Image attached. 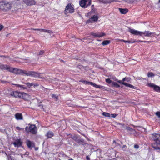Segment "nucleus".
Segmentation results:
<instances>
[{"instance_id":"26","label":"nucleus","mask_w":160,"mask_h":160,"mask_svg":"<svg viewBox=\"0 0 160 160\" xmlns=\"http://www.w3.org/2000/svg\"><path fill=\"white\" fill-rule=\"evenodd\" d=\"M110 43V41L109 40H104L102 43V44L103 45H106L109 44Z\"/></svg>"},{"instance_id":"6","label":"nucleus","mask_w":160,"mask_h":160,"mask_svg":"<svg viewBox=\"0 0 160 160\" xmlns=\"http://www.w3.org/2000/svg\"><path fill=\"white\" fill-rule=\"evenodd\" d=\"M26 132L29 133V132L33 134H35L37 133V127L35 125H30L29 127L26 126L25 128Z\"/></svg>"},{"instance_id":"30","label":"nucleus","mask_w":160,"mask_h":160,"mask_svg":"<svg viewBox=\"0 0 160 160\" xmlns=\"http://www.w3.org/2000/svg\"><path fill=\"white\" fill-rule=\"evenodd\" d=\"M102 114L105 117H110V114L109 113L104 112H103Z\"/></svg>"},{"instance_id":"51","label":"nucleus","mask_w":160,"mask_h":160,"mask_svg":"<svg viewBox=\"0 0 160 160\" xmlns=\"http://www.w3.org/2000/svg\"><path fill=\"white\" fill-rule=\"evenodd\" d=\"M159 2L160 3V0H159Z\"/></svg>"},{"instance_id":"48","label":"nucleus","mask_w":160,"mask_h":160,"mask_svg":"<svg viewBox=\"0 0 160 160\" xmlns=\"http://www.w3.org/2000/svg\"><path fill=\"white\" fill-rule=\"evenodd\" d=\"M113 143H116V142L115 140H113Z\"/></svg>"},{"instance_id":"34","label":"nucleus","mask_w":160,"mask_h":160,"mask_svg":"<svg viewBox=\"0 0 160 160\" xmlns=\"http://www.w3.org/2000/svg\"><path fill=\"white\" fill-rule=\"evenodd\" d=\"M137 41H139V42H145V43H147L148 44L151 43V42H152V41H141V40Z\"/></svg>"},{"instance_id":"40","label":"nucleus","mask_w":160,"mask_h":160,"mask_svg":"<svg viewBox=\"0 0 160 160\" xmlns=\"http://www.w3.org/2000/svg\"><path fill=\"white\" fill-rule=\"evenodd\" d=\"M120 41H122V42H128V43L130 42V41H125V40H123V39H121Z\"/></svg>"},{"instance_id":"43","label":"nucleus","mask_w":160,"mask_h":160,"mask_svg":"<svg viewBox=\"0 0 160 160\" xmlns=\"http://www.w3.org/2000/svg\"><path fill=\"white\" fill-rule=\"evenodd\" d=\"M94 5H92L91 6V8H92V10L93 11H94V10H93L94 9Z\"/></svg>"},{"instance_id":"49","label":"nucleus","mask_w":160,"mask_h":160,"mask_svg":"<svg viewBox=\"0 0 160 160\" xmlns=\"http://www.w3.org/2000/svg\"><path fill=\"white\" fill-rule=\"evenodd\" d=\"M68 160H73L72 158H71V159H69Z\"/></svg>"},{"instance_id":"25","label":"nucleus","mask_w":160,"mask_h":160,"mask_svg":"<svg viewBox=\"0 0 160 160\" xmlns=\"http://www.w3.org/2000/svg\"><path fill=\"white\" fill-rule=\"evenodd\" d=\"M123 85L126 86L128 87L131 88L133 89H136V87L133 85L127 83H123Z\"/></svg>"},{"instance_id":"45","label":"nucleus","mask_w":160,"mask_h":160,"mask_svg":"<svg viewBox=\"0 0 160 160\" xmlns=\"http://www.w3.org/2000/svg\"><path fill=\"white\" fill-rule=\"evenodd\" d=\"M126 147V145H123L122 146V148H125Z\"/></svg>"},{"instance_id":"3","label":"nucleus","mask_w":160,"mask_h":160,"mask_svg":"<svg viewBox=\"0 0 160 160\" xmlns=\"http://www.w3.org/2000/svg\"><path fill=\"white\" fill-rule=\"evenodd\" d=\"M128 31L129 32L132 34L136 35H139L142 37L143 36L152 37L154 36V33L151 32L149 31L140 32L130 28L129 29Z\"/></svg>"},{"instance_id":"46","label":"nucleus","mask_w":160,"mask_h":160,"mask_svg":"<svg viewBox=\"0 0 160 160\" xmlns=\"http://www.w3.org/2000/svg\"><path fill=\"white\" fill-rule=\"evenodd\" d=\"M39 107H41L42 108V107H43L42 105H39Z\"/></svg>"},{"instance_id":"38","label":"nucleus","mask_w":160,"mask_h":160,"mask_svg":"<svg viewBox=\"0 0 160 160\" xmlns=\"http://www.w3.org/2000/svg\"><path fill=\"white\" fill-rule=\"evenodd\" d=\"M34 88H35L36 87H38L39 86V84L37 83H33V85Z\"/></svg>"},{"instance_id":"32","label":"nucleus","mask_w":160,"mask_h":160,"mask_svg":"<svg viewBox=\"0 0 160 160\" xmlns=\"http://www.w3.org/2000/svg\"><path fill=\"white\" fill-rule=\"evenodd\" d=\"M105 81L107 82L109 84H110L111 83H112V81L109 78L106 79Z\"/></svg>"},{"instance_id":"8","label":"nucleus","mask_w":160,"mask_h":160,"mask_svg":"<svg viewBox=\"0 0 160 160\" xmlns=\"http://www.w3.org/2000/svg\"><path fill=\"white\" fill-rule=\"evenodd\" d=\"M9 71L16 74L24 76L25 70L10 67Z\"/></svg>"},{"instance_id":"9","label":"nucleus","mask_w":160,"mask_h":160,"mask_svg":"<svg viewBox=\"0 0 160 160\" xmlns=\"http://www.w3.org/2000/svg\"><path fill=\"white\" fill-rule=\"evenodd\" d=\"M91 0H80L79 3L80 6L85 8L91 5Z\"/></svg>"},{"instance_id":"28","label":"nucleus","mask_w":160,"mask_h":160,"mask_svg":"<svg viewBox=\"0 0 160 160\" xmlns=\"http://www.w3.org/2000/svg\"><path fill=\"white\" fill-rule=\"evenodd\" d=\"M112 85L113 86L117 88H119L120 87V86L119 84H118L117 82L113 81H112Z\"/></svg>"},{"instance_id":"50","label":"nucleus","mask_w":160,"mask_h":160,"mask_svg":"<svg viewBox=\"0 0 160 160\" xmlns=\"http://www.w3.org/2000/svg\"><path fill=\"white\" fill-rule=\"evenodd\" d=\"M1 57H4L2 55V56H1Z\"/></svg>"},{"instance_id":"2","label":"nucleus","mask_w":160,"mask_h":160,"mask_svg":"<svg viewBox=\"0 0 160 160\" xmlns=\"http://www.w3.org/2000/svg\"><path fill=\"white\" fill-rule=\"evenodd\" d=\"M10 95L12 97L20 99H22L25 100H28L29 98V95L22 92L17 91H12L10 92Z\"/></svg>"},{"instance_id":"4","label":"nucleus","mask_w":160,"mask_h":160,"mask_svg":"<svg viewBox=\"0 0 160 160\" xmlns=\"http://www.w3.org/2000/svg\"><path fill=\"white\" fill-rule=\"evenodd\" d=\"M152 138L155 141L154 142L151 144L152 147L154 149L158 150L160 152V134L154 133L153 134Z\"/></svg>"},{"instance_id":"24","label":"nucleus","mask_w":160,"mask_h":160,"mask_svg":"<svg viewBox=\"0 0 160 160\" xmlns=\"http://www.w3.org/2000/svg\"><path fill=\"white\" fill-rule=\"evenodd\" d=\"M12 84L15 85L16 87H19L20 88L21 90H25L27 89V88L23 85H20L18 84Z\"/></svg>"},{"instance_id":"39","label":"nucleus","mask_w":160,"mask_h":160,"mask_svg":"<svg viewBox=\"0 0 160 160\" xmlns=\"http://www.w3.org/2000/svg\"><path fill=\"white\" fill-rule=\"evenodd\" d=\"M134 147L135 148L137 149H138L139 148V146L138 145V144L134 145Z\"/></svg>"},{"instance_id":"16","label":"nucleus","mask_w":160,"mask_h":160,"mask_svg":"<svg viewBox=\"0 0 160 160\" xmlns=\"http://www.w3.org/2000/svg\"><path fill=\"white\" fill-rule=\"evenodd\" d=\"M31 30H35V31H40L41 32H47V33H48L50 34L53 33L52 31L50 30H49L43 29L31 28Z\"/></svg>"},{"instance_id":"31","label":"nucleus","mask_w":160,"mask_h":160,"mask_svg":"<svg viewBox=\"0 0 160 160\" xmlns=\"http://www.w3.org/2000/svg\"><path fill=\"white\" fill-rule=\"evenodd\" d=\"M25 84L28 87V88H30V87L33 86V83H30V82H27L25 83Z\"/></svg>"},{"instance_id":"12","label":"nucleus","mask_w":160,"mask_h":160,"mask_svg":"<svg viewBox=\"0 0 160 160\" xmlns=\"http://www.w3.org/2000/svg\"><path fill=\"white\" fill-rule=\"evenodd\" d=\"M23 2L28 6H31L35 4L34 0H22Z\"/></svg>"},{"instance_id":"23","label":"nucleus","mask_w":160,"mask_h":160,"mask_svg":"<svg viewBox=\"0 0 160 160\" xmlns=\"http://www.w3.org/2000/svg\"><path fill=\"white\" fill-rule=\"evenodd\" d=\"M54 135V133L53 132L50 131H49L47 132L46 136L48 138H50L53 137Z\"/></svg>"},{"instance_id":"36","label":"nucleus","mask_w":160,"mask_h":160,"mask_svg":"<svg viewBox=\"0 0 160 160\" xmlns=\"http://www.w3.org/2000/svg\"><path fill=\"white\" fill-rule=\"evenodd\" d=\"M117 115V114H116L115 113L112 114L111 115H110V117L113 118H115L116 117V116Z\"/></svg>"},{"instance_id":"20","label":"nucleus","mask_w":160,"mask_h":160,"mask_svg":"<svg viewBox=\"0 0 160 160\" xmlns=\"http://www.w3.org/2000/svg\"><path fill=\"white\" fill-rule=\"evenodd\" d=\"M98 15H94L88 20L87 21L88 22H91V21L96 22L98 21Z\"/></svg>"},{"instance_id":"17","label":"nucleus","mask_w":160,"mask_h":160,"mask_svg":"<svg viewBox=\"0 0 160 160\" xmlns=\"http://www.w3.org/2000/svg\"><path fill=\"white\" fill-rule=\"evenodd\" d=\"M98 1L101 3L104 4H107L111 3L113 2H119L118 1L114 0H98Z\"/></svg>"},{"instance_id":"54","label":"nucleus","mask_w":160,"mask_h":160,"mask_svg":"<svg viewBox=\"0 0 160 160\" xmlns=\"http://www.w3.org/2000/svg\"><path fill=\"white\" fill-rule=\"evenodd\" d=\"M17 1H19L20 0H17Z\"/></svg>"},{"instance_id":"53","label":"nucleus","mask_w":160,"mask_h":160,"mask_svg":"<svg viewBox=\"0 0 160 160\" xmlns=\"http://www.w3.org/2000/svg\"><path fill=\"white\" fill-rule=\"evenodd\" d=\"M62 62H63V60H62Z\"/></svg>"},{"instance_id":"18","label":"nucleus","mask_w":160,"mask_h":160,"mask_svg":"<svg viewBox=\"0 0 160 160\" xmlns=\"http://www.w3.org/2000/svg\"><path fill=\"white\" fill-rule=\"evenodd\" d=\"M26 143L27 147L29 148L32 149V148L34 147L35 146V143L29 140L26 141Z\"/></svg>"},{"instance_id":"47","label":"nucleus","mask_w":160,"mask_h":160,"mask_svg":"<svg viewBox=\"0 0 160 160\" xmlns=\"http://www.w3.org/2000/svg\"><path fill=\"white\" fill-rule=\"evenodd\" d=\"M26 154L28 155L29 154V152H26Z\"/></svg>"},{"instance_id":"11","label":"nucleus","mask_w":160,"mask_h":160,"mask_svg":"<svg viewBox=\"0 0 160 160\" xmlns=\"http://www.w3.org/2000/svg\"><path fill=\"white\" fill-rule=\"evenodd\" d=\"M71 138L74 140L75 142L78 143H83L84 142V140L83 139H80L78 138L77 135H75L74 136L71 135Z\"/></svg>"},{"instance_id":"13","label":"nucleus","mask_w":160,"mask_h":160,"mask_svg":"<svg viewBox=\"0 0 160 160\" xmlns=\"http://www.w3.org/2000/svg\"><path fill=\"white\" fill-rule=\"evenodd\" d=\"M80 82H81L82 83H84V84H90V85H92V86H93L94 87L96 88H99V86L98 85H97L96 84H95L92 82H88V81H87L86 80H81L80 81Z\"/></svg>"},{"instance_id":"35","label":"nucleus","mask_w":160,"mask_h":160,"mask_svg":"<svg viewBox=\"0 0 160 160\" xmlns=\"http://www.w3.org/2000/svg\"><path fill=\"white\" fill-rule=\"evenodd\" d=\"M44 50H41L38 53L39 55H43L44 53Z\"/></svg>"},{"instance_id":"42","label":"nucleus","mask_w":160,"mask_h":160,"mask_svg":"<svg viewBox=\"0 0 160 160\" xmlns=\"http://www.w3.org/2000/svg\"><path fill=\"white\" fill-rule=\"evenodd\" d=\"M3 27H4L2 25L0 24V31L3 28Z\"/></svg>"},{"instance_id":"1","label":"nucleus","mask_w":160,"mask_h":160,"mask_svg":"<svg viewBox=\"0 0 160 160\" xmlns=\"http://www.w3.org/2000/svg\"><path fill=\"white\" fill-rule=\"evenodd\" d=\"M12 7V4L6 0L0 1V12L6 13L10 10Z\"/></svg>"},{"instance_id":"27","label":"nucleus","mask_w":160,"mask_h":160,"mask_svg":"<svg viewBox=\"0 0 160 160\" xmlns=\"http://www.w3.org/2000/svg\"><path fill=\"white\" fill-rule=\"evenodd\" d=\"M126 80V78L125 77L123 78V79L122 80H116V81H117L119 83L122 84H123V83H125L124 82V81H125Z\"/></svg>"},{"instance_id":"22","label":"nucleus","mask_w":160,"mask_h":160,"mask_svg":"<svg viewBox=\"0 0 160 160\" xmlns=\"http://www.w3.org/2000/svg\"><path fill=\"white\" fill-rule=\"evenodd\" d=\"M118 9L120 13L122 14H126L128 12V10L127 8L123 9L121 8H119Z\"/></svg>"},{"instance_id":"7","label":"nucleus","mask_w":160,"mask_h":160,"mask_svg":"<svg viewBox=\"0 0 160 160\" xmlns=\"http://www.w3.org/2000/svg\"><path fill=\"white\" fill-rule=\"evenodd\" d=\"M75 12V9L73 6H72L71 3H69L66 6L64 11V14L68 16V14H72Z\"/></svg>"},{"instance_id":"21","label":"nucleus","mask_w":160,"mask_h":160,"mask_svg":"<svg viewBox=\"0 0 160 160\" xmlns=\"http://www.w3.org/2000/svg\"><path fill=\"white\" fill-rule=\"evenodd\" d=\"M16 119L17 120H21L23 119V116L21 113H17L15 115Z\"/></svg>"},{"instance_id":"19","label":"nucleus","mask_w":160,"mask_h":160,"mask_svg":"<svg viewBox=\"0 0 160 160\" xmlns=\"http://www.w3.org/2000/svg\"><path fill=\"white\" fill-rule=\"evenodd\" d=\"M10 67L7 64H2L0 65V69L2 70H7L9 71Z\"/></svg>"},{"instance_id":"10","label":"nucleus","mask_w":160,"mask_h":160,"mask_svg":"<svg viewBox=\"0 0 160 160\" xmlns=\"http://www.w3.org/2000/svg\"><path fill=\"white\" fill-rule=\"evenodd\" d=\"M147 86L152 88L155 92H160V87L159 86L152 83H148Z\"/></svg>"},{"instance_id":"41","label":"nucleus","mask_w":160,"mask_h":160,"mask_svg":"<svg viewBox=\"0 0 160 160\" xmlns=\"http://www.w3.org/2000/svg\"><path fill=\"white\" fill-rule=\"evenodd\" d=\"M16 128L18 130H23V128H20L19 127L17 126L16 127Z\"/></svg>"},{"instance_id":"52","label":"nucleus","mask_w":160,"mask_h":160,"mask_svg":"<svg viewBox=\"0 0 160 160\" xmlns=\"http://www.w3.org/2000/svg\"><path fill=\"white\" fill-rule=\"evenodd\" d=\"M83 40H85V38H83Z\"/></svg>"},{"instance_id":"5","label":"nucleus","mask_w":160,"mask_h":160,"mask_svg":"<svg viewBox=\"0 0 160 160\" xmlns=\"http://www.w3.org/2000/svg\"><path fill=\"white\" fill-rule=\"evenodd\" d=\"M24 76H30L39 78H44V77L42 76L40 73L32 71H27L25 70Z\"/></svg>"},{"instance_id":"33","label":"nucleus","mask_w":160,"mask_h":160,"mask_svg":"<svg viewBox=\"0 0 160 160\" xmlns=\"http://www.w3.org/2000/svg\"><path fill=\"white\" fill-rule=\"evenodd\" d=\"M52 98H54L56 101L57 100L58 98V96H56L55 94H52Z\"/></svg>"},{"instance_id":"14","label":"nucleus","mask_w":160,"mask_h":160,"mask_svg":"<svg viewBox=\"0 0 160 160\" xmlns=\"http://www.w3.org/2000/svg\"><path fill=\"white\" fill-rule=\"evenodd\" d=\"M91 34L92 36L96 38H100L105 35V34L104 32H98L97 33L92 32Z\"/></svg>"},{"instance_id":"37","label":"nucleus","mask_w":160,"mask_h":160,"mask_svg":"<svg viewBox=\"0 0 160 160\" xmlns=\"http://www.w3.org/2000/svg\"><path fill=\"white\" fill-rule=\"evenodd\" d=\"M155 114L158 118H160V111L157 112L155 113Z\"/></svg>"},{"instance_id":"29","label":"nucleus","mask_w":160,"mask_h":160,"mask_svg":"<svg viewBox=\"0 0 160 160\" xmlns=\"http://www.w3.org/2000/svg\"><path fill=\"white\" fill-rule=\"evenodd\" d=\"M147 76L148 77H152L155 76V75L152 72H148Z\"/></svg>"},{"instance_id":"15","label":"nucleus","mask_w":160,"mask_h":160,"mask_svg":"<svg viewBox=\"0 0 160 160\" xmlns=\"http://www.w3.org/2000/svg\"><path fill=\"white\" fill-rule=\"evenodd\" d=\"M13 144L15 147H19L22 145V142L20 139H17L13 142Z\"/></svg>"},{"instance_id":"44","label":"nucleus","mask_w":160,"mask_h":160,"mask_svg":"<svg viewBox=\"0 0 160 160\" xmlns=\"http://www.w3.org/2000/svg\"><path fill=\"white\" fill-rule=\"evenodd\" d=\"M86 158L87 160H90V158L88 156H87Z\"/></svg>"}]
</instances>
